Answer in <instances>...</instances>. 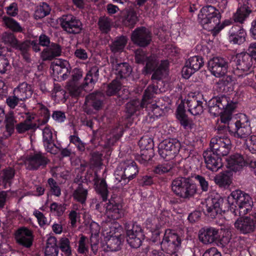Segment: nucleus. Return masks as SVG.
<instances>
[{
	"instance_id": "nucleus-47",
	"label": "nucleus",
	"mask_w": 256,
	"mask_h": 256,
	"mask_svg": "<svg viewBox=\"0 0 256 256\" xmlns=\"http://www.w3.org/2000/svg\"><path fill=\"white\" fill-rule=\"evenodd\" d=\"M17 40H18L14 34L10 32H5L0 36V42L13 48L16 46Z\"/></svg>"
},
{
	"instance_id": "nucleus-10",
	"label": "nucleus",
	"mask_w": 256,
	"mask_h": 256,
	"mask_svg": "<svg viewBox=\"0 0 256 256\" xmlns=\"http://www.w3.org/2000/svg\"><path fill=\"white\" fill-rule=\"evenodd\" d=\"M126 240L128 244L133 248H139L144 236L141 227L139 225L134 224L132 226L126 225Z\"/></svg>"
},
{
	"instance_id": "nucleus-15",
	"label": "nucleus",
	"mask_w": 256,
	"mask_h": 256,
	"mask_svg": "<svg viewBox=\"0 0 256 256\" xmlns=\"http://www.w3.org/2000/svg\"><path fill=\"white\" fill-rule=\"evenodd\" d=\"M132 40L136 45L144 47L148 45L152 40V36L150 30L144 26L136 28L132 32Z\"/></svg>"
},
{
	"instance_id": "nucleus-59",
	"label": "nucleus",
	"mask_w": 256,
	"mask_h": 256,
	"mask_svg": "<svg viewBox=\"0 0 256 256\" xmlns=\"http://www.w3.org/2000/svg\"><path fill=\"white\" fill-rule=\"evenodd\" d=\"M36 108L38 110L40 114L43 117L42 122H47L50 117V112L48 108L40 103H38Z\"/></svg>"
},
{
	"instance_id": "nucleus-43",
	"label": "nucleus",
	"mask_w": 256,
	"mask_h": 256,
	"mask_svg": "<svg viewBox=\"0 0 256 256\" xmlns=\"http://www.w3.org/2000/svg\"><path fill=\"white\" fill-rule=\"evenodd\" d=\"M98 78V68L97 66H94L90 68L86 76L84 78V88L88 84H91L92 86L93 84L96 82Z\"/></svg>"
},
{
	"instance_id": "nucleus-49",
	"label": "nucleus",
	"mask_w": 256,
	"mask_h": 256,
	"mask_svg": "<svg viewBox=\"0 0 256 256\" xmlns=\"http://www.w3.org/2000/svg\"><path fill=\"white\" fill-rule=\"evenodd\" d=\"M50 11L49 6L46 3L38 6L35 11L34 16L36 19H40L48 15Z\"/></svg>"
},
{
	"instance_id": "nucleus-35",
	"label": "nucleus",
	"mask_w": 256,
	"mask_h": 256,
	"mask_svg": "<svg viewBox=\"0 0 256 256\" xmlns=\"http://www.w3.org/2000/svg\"><path fill=\"white\" fill-rule=\"evenodd\" d=\"M88 194V190L84 188L82 184H80L74 191L72 196L76 201L82 204H84Z\"/></svg>"
},
{
	"instance_id": "nucleus-45",
	"label": "nucleus",
	"mask_w": 256,
	"mask_h": 256,
	"mask_svg": "<svg viewBox=\"0 0 256 256\" xmlns=\"http://www.w3.org/2000/svg\"><path fill=\"white\" fill-rule=\"evenodd\" d=\"M160 90L158 89L157 86L152 84L149 86L148 88L145 90L143 98L141 104V106L145 107L146 103L148 100L152 98L155 94H158Z\"/></svg>"
},
{
	"instance_id": "nucleus-60",
	"label": "nucleus",
	"mask_w": 256,
	"mask_h": 256,
	"mask_svg": "<svg viewBox=\"0 0 256 256\" xmlns=\"http://www.w3.org/2000/svg\"><path fill=\"white\" fill-rule=\"evenodd\" d=\"M152 58H156L154 56H152L148 58L144 51L142 50H138L135 52V60L136 62L138 64H144L146 62L147 63L148 60Z\"/></svg>"
},
{
	"instance_id": "nucleus-6",
	"label": "nucleus",
	"mask_w": 256,
	"mask_h": 256,
	"mask_svg": "<svg viewBox=\"0 0 256 256\" xmlns=\"http://www.w3.org/2000/svg\"><path fill=\"white\" fill-rule=\"evenodd\" d=\"M180 146V142L176 139L164 140L158 146V154L162 158L170 160L177 155Z\"/></svg>"
},
{
	"instance_id": "nucleus-4",
	"label": "nucleus",
	"mask_w": 256,
	"mask_h": 256,
	"mask_svg": "<svg viewBox=\"0 0 256 256\" xmlns=\"http://www.w3.org/2000/svg\"><path fill=\"white\" fill-rule=\"evenodd\" d=\"M138 172L136 163L132 160H127L120 163L117 168L115 172L116 178L118 182L123 181L122 184H125L133 179Z\"/></svg>"
},
{
	"instance_id": "nucleus-62",
	"label": "nucleus",
	"mask_w": 256,
	"mask_h": 256,
	"mask_svg": "<svg viewBox=\"0 0 256 256\" xmlns=\"http://www.w3.org/2000/svg\"><path fill=\"white\" fill-rule=\"evenodd\" d=\"M124 132V128L122 126H118L116 127L112 132L113 139L110 140V138H108V144H113L117 140L122 136Z\"/></svg>"
},
{
	"instance_id": "nucleus-38",
	"label": "nucleus",
	"mask_w": 256,
	"mask_h": 256,
	"mask_svg": "<svg viewBox=\"0 0 256 256\" xmlns=\"http://www.w3.org/2000/svg\"><path fill=\"white\" fill-rule=\"evenodd\" d=\"M138 21L137 14L133 10L127 11L122 19V24L130 28H132Z\"/></svg>"
},
{
	"instance_id": "nucleus-30",
	"label": "nucleus",
	"mask_w": 256,
	"mask_h": 256,
	"mask_svg": "<svg viewBox=\"0 0 256 256\" xmlns=\"http://www.w3.org/2000/svg\"><path fill=\"white\" fill-rule=\"evenodd\" d=\"M166 212L161 214L159 217L152 216L146 220V224L148 228L152 230L160 228L168 220Z\"/></svg>"
},
{
	"instance_id": "nucleus-20",
	"label": "nucleus",
	"mask_w": 256,
	"mask_h": 256,
	"mask_svg": "<svg viewBox=\"0 0 256 256\" xmlns=\"http://www.w3.org/2000/svg\"><path fill=\"white\" fill-rule=\"evenodd\" d=\"M16 238L20 244L26 248H30L34 240L32 232L26 227H22L16 232Z\"/></svg>"
},
{
	"instance_id": "nucleus-16",
	"label": "nucleus",
	"mask_w": 256,
	"mask_h": 256,
	"mask_svg": "<svg viewBox=\"0 0 256 256\" xmlns=\"http://www.w3.org/2000/svg\"><path fill=\"white\" fill-rule=\"evenodd\" d=\"M253 218L248 216L240 217L234 223L235 228L242 234L252 232L256 228V212Z\"/></svg>"
},
{
	"instance_id": "nucleus-27",
	"label": "nucleus",
	"mask_w": 256,
	"mask_h": 256,
	"mask_svg": "<svg viewBox=\"0 0 256 256\" xmlns=\"http://www.w3.org/2000/svg\"><path fill=\"white\" fill-rule=\"evenodd\" d=\"M61 54V46L58 44H52L42 50L40 58L43 61L51 60L54 58L60 56Z\"/></svg>"
},
{
	"instance_id": "nucleus-54",
	"label": "nucleus",
	"mask_w": 256,
	"mask_h": 256,
	"mask_svg": "<svg viewBox=\"0 0 256 256\" xmlns=\"http://www.w3.org/2000/svg\"><path fill=\"white\" fill-rule=\"evenodd\" d=\"M88 238L84 235H81L78 242V252L80 254H86L88 251L87 245Z\"/></svg>"
},
{
	"instance_id": "nucleus-42",
	"label": "nucleus",
	"mask_w": 256,
	"mask_h": 256,
	"mask_svg": "<svg viewBox=\"0 0 256 256\" xmlns=\"http://www.w3.org/2000/svg\"><path fill=\"white\" fill-rule=\"evenodd\" d=\"M251 12L250 8L246 4L238 8L234 15L235 21L242 22Z\"/></svg>"
},
{
	"instance_id": "nucleus-29",
	"label": "nucleus",
	"mask_w": 256,
	"mask_h": 256,
	"mask_svg": "<svg viewBox=\"0 0 256 256\" xmlns=\"http://www.w3.org/2000/svg\"><path fill=\"white\" fill-rule=\"evenodd\" d=\"M33 91L30 85L26 82H22L14 90V94L21 101L30 98Z\"/></svg>"
},
{
	"instance_id": "nucleus-61",
	"label": "nucleus",
	"mask_w": 256,
	"mask_h": 256,
	"mask_svg": "<svg viewBox=\"0 0 256 256\" xmlns=\"http://www.w3.org/2000/svg\"><path fill=\"white\" fill-rule=\"evenodd\" d=\"M50 212L58 216H62L66 210L64 204L54 202L50 206Z\"/></svg>"
},
{
	"instance_id": "nucleus-21",
	"label": "nucleus",
	"mask_w": 256,
	"mask_h": 256,
	"mask_svg": "<svg viewBox=\"0 0 256 256\" xmlns=\"http://www.w3.org/2000/svg\"><path fill=\"white\" fill-rule=\"evenodd\" d=\"M68 64V62L66 60H56L51 63L50 68L52 70L54 76H57L58 78H60L64 80L70 73L66 67Z\"/></svg>"
},
{
	"instance_id": "nucleus-1",
	"label": "nucleus",
	"mask_w": 256,
	"mask_h": 256,
	"mask_svg": "<svg viewBox=\"0 0 256 256\" xmlns=\"http://www.w3.org/2000/svg\"><path fill=\"white\" fill-rule=\"evenodd\" d=\"M227 201L230 210L239 216L246 214L252 210L253 204L250 196L239 190L232 191L228 196Z\"/></svg>"
},
{
	"instance_id": "nucleus-37",
	"label": "nucleus",
	"mask_w": 256,
	"mask_h": 256,
	"mask_svg": "<svg viewBox=\"0 0 256 256\" xmlns=\"http://www.w3.org/2000/svg\"><path fill=\"white\" fill-rule=\"evenodd\" d=\"M228 166L232 170H238L245 164V161L243 157L240 154L231 156L226 159Z\"/></svg>"
},
{
	"instance_id": "nucleus-36",
	"label": "nucleus",
	"mask_w": 256,
	"mask_h": 256,
	"mask_svg": "<svg viewBox=\"0 0 256 256\" xmlns=\"http://www.w3.org/2000/svg\"><path fill=\"white\" fill-rule=\"evenodd\" d=\"M15 174L14 170L12 168L4 169L0 174L2 180L0 183L5 188L10 186L11 181Z\"/></svg>"
},
{
	"instance_id": "nucleus-64",
	"label": "nucleus",
	"mask_w": 256,
	"mask_h": 256,
	"mask_svg": "<svg viewBox=\"0 0 256 256\" xmlns=\"http://www.w3.org/2000/svg\"><path fill=\"white\" fill-rule=\"evenodd\" d=\"M48 182L52 194L59 196L61 194V190L56 182L52 178H49Z\"/></svg>"
},
{
	"instance_id": "nucleus-63",
	"label": "nucleus",
	"mask_w": 256,
	"mask_h": 256,
	"mask_svg": "<svg viewBox=\"0 0 256 256\" xmlns=\"http://www.w3.org/2000/svg\"><path fill=\"white\" fill-rule=\"evenodd\" d=\"M172 168V164L170 163L158 164L155 168L154 172L156 174H162L170 172Z\"/></svg>"
},
{
	"instance_id": "nucleus-40",
	"label": "nucleus",
	"mask_w": 256,
	"mask_h": 256,
	"mask_svg": "<svg viewBox=\"0 0 256 256\" xmlns=\"http://www.w3.org/2000/svg\"><path fill=\"white\" fill-rule=\"evenodd\" d=\"M94 181L96 192L101 195L104 201L106 200L108 198V191L105 180L103 179L101 180H98L96 175V178H94Z\"/></svg>"
},
{
	"instance_id": "nucleus-46",
	"label": "nucleus",
	"mask_w": 256,
	"mask_h": 256,
	"mask_svg": "<svg viewBox=\"0 0 256 256\" xmlns=\"http://www.w3.org/2000/svg\"><path fill=\"white\" fill-rule=\"evenodd\" d=\"M2 22L4 26L14 32H20L22 28L20 24L11 18L4 16L2 18Z\"/></svg>"
},
{
	"instance_id": "nucleus-28",
	"label": "nucleus",
	"mask_w": 256,
	"mask_h": 256,
	"mask_svg": "<svg viewBox=\"0 0 256 256\" xmlns=\"http://www.w3.org/2000/svg\"><path fill=\"white\" fill-rule=\"evenodd\" d=\"M113 70L120 78H126L131 74L132 69L126 62L118 63L116 60L111 62Z\"/></svg>"
},
{
	"instance_id": "nucleus-12",
	"label": "nucleus",
	"mask_w": 256,
	"mask_h": 256,
	"mask_svg": "<svg viewBox=\"0 0 256 256\" xmlns=\"http://www.w3.org/2000/svg\"><path fill=\"white\" fill-rule=\"evenodd\" d=\"M168 62L167 60L162 61L158 64L156 58L149 59L146 65L148 71L154 70L152 75V80H160L166 74Z\"/></svg>"
},
{
	"instance_id": "nucleus-33",
	"label": "nucleus",
	"mask_w": 256,
	"mask_h": 256,
	"mask_svg": "<svg viewBox=\"0 0 256 256\" xmlns=\"http://www.w3.org/2000/svg\"><path fill=\"white\" fill-rule=\"evenodd\" d=\"M43 142L47 152L52 153L54 144L52 140V132L50 126H46L42 130Z\"/></svg>"
},
{
	"instance_id": "nucleus-51",
	"label": "nucleus",
	"mask_w": 256,
	"mask_h": 256,
	"mask_svg": "<svg viewBox=\"0 0 256 256\" xmlns=\"http://www.w3.org/2000/svg\"><path fill=\"white\" fill-rule=\"evenodd\" d=\"M154 155V150H140V154L138 156L137 160L140 163L145 164L151 160Z\"/></svg>"
},
{
	"instance_id": "nucleus-31",
	"label": "nucleus",
	"mask_w": 256,
	"mask_h": 256,
	"mask_svg": "<svg viewBox=\"0 0 256 256\" xmlns=\"http://www.w3.org/2000/svg\"><path fill=\"white\" fill-rule=\"evenodd\" d=\"M202 103V102L198 100L195 97L188 99L186 102L188 110L194 116L200 114L204 110Z\"/></svg>"
},
{
	"instance_id": "nucleus-50",
	"label": "nucleus",
	"mask_w": 256,
	"mask_h": 256,
	"mask_svg": "<svg viewBox=\"0 0 256 256\" xmlns=\"http://www.w3.org/2000/svg\"><path fill=\"white\" fill-rule=\"evenodd\" d=\"M121 88V84L117 80H113L106 86V94L108 96L115 95Z\"/></svg>"
},
{
	"instance_id": "nucleus-39",
	"label": "nucleus",
	"mask_w": 256,
	"mask_h": 256,
	"mask_svg": "<svg viewBox=\"0 0 256 256\" xmlns=\"http://www.w3.org/2000/svg\"><path fill=\"white\" fill-rule=\"evenodd\" d=\"M177 113V118L184 128L187 130H191L194 126V124L185 114L182 108L180 106L178 108Z\"/></svg>"
},
{
	"instance_id": "nucleus-58",
	"label": "nucleus",
	"mask_w": 256,
	"mask_h": 256,
	"mask_svg": "<svg viewBox=\"0 0 256 256\" xmlns=\"http://www.w3.org/2000/svg\"><path fill=\"white\" fill-rule=\"evenodd\" d=\"M223 232L222 236L220 238V246L224 247L228 244L232 238V233L230 230L226 228L222 230Z\"/></svg>"
},
{
	"instance_id": "nucleus-32",
	"label": "nucleus",
	"mask_w": 256,
	"mask_h": 256,
	"mask_svg": "<svg viewBox=\"0 0 256 256\" xmlns=\"http://www.w3.org/2000/svg\"><path fill=\"white\" fill-rule=\"evenodd\" d=\"M122 244V236L120 234L110 236L106 242V248L104 250L106 251L116 252L120 248Z\"/></svg>"
},
{
	"instance_id": "nucleus-53",
	"label": "nucleus",
	"mask_w": 256,
	"mask_h": 256,
	"mask_svg": "<svg viewBox=\"0 0 256 256\" xmlns=\"http://www.w3.org/2000/svg\"><path fill=\"white\" fill-rule=\"evenodd\" d=\"M59 247L64 253L65 256L72 255V249L70 246V241L66 238H62L60 240Z\"/></svg>"
},
{
	"instance_id": "nucleus-41",
	"label": "nucleus",
	"mask_w": 256,
	"mask_h": 256,
	"mask_svg": "<svg viewBox=\"0 0 256 256\" xmlns=\"http://www.w3.org/2000/svg\"><path fill=\"white\" fill-rule=\"evenodd\" d=\"M30 46V41L26 40L20 43L18 40L16 42V46H14L16 50H19L22 54L24 58L27 61L30 60V54L28 52Z\"/></svg>"
},
{
	"instance_id": "nucleus-34",
	"label": "nucleus",
	"mask_w": 256,
	"mask_h": 256,
	"mask_svg": "<svg viewBox=\"0 0 256 256\" xmlns=\"http://www.w3.org/2000/svg\"><path fill=\"white\" fill-rule=\"evenodd\" d=\"M33 118V117L28 116L24 122L16 125V132L18 134H24L29 130L35 129L36 124L32 122V120Z\"/></svg>"
},
{
	"instance_id": "nucleus-7",
	"label": "nucleus",
	"mask_w": 256,
	"mask_h": 256,
	"mask_svg": "<svg viewBox=\"0 0 256 256\" xmlns=\"http://www.w3.org/2000/svg\"><path fill=\"white\" fill-rule=\"evenodd\" d=\"M236 104L230 101L228 98L222 96L212 98L209 103V112L214 116H219L222 114L224 110H234Z\"/></svg>"
},
{
	"instance_id": "nucleus-3",
	"label": "nucleus",
	"mask_w": 256,
	"mask_h": 256,
	"mask_svg": "<svg viewBox=\"0 0 256 256\" xmlns=\"http://www.w3.org/2000/svg\"><path fill=\"white\" fill-rule=\"evenodd\" d=\"M171 188L176 196L184 199H190L196 192V186L191 182L190 180L182 176L172 180Z\"/></svg>"
},
{
	"instance_id": "nucleus-5",
	"label": "nucleus",
	"mask_w": 256,
	"mask_h": 256,
	"mask_svg": "<svg viewBox=\"0 0 256 256\" xmlns=\"http://www.w3.org/2000/svg\"><path fill=\"white\" fill-rule=\"evenodd\" d=\"M181 244V238L177 234L172 230L168 229L161 242V247L167 254H175L178 250Z\"/></svg>"
},
{
	"instance_id": "nucleus-23",
	"label": "nucleus",
	"mask_w": 256,
	"mask_h": 256,
	"mask_svg": "<svg viewBox=\"0 0 256 256\" xmlns=\"http://www.w3.org/2000/svg\"><path fill=\"white\" fill-rule=\"evenodd\" d=\"M218 237V230L214 228H204L199 232L200 240L204 244H212L217 240Z\"/></svg>"
},
{
	"instance_id": "nucleus-56",
	"label": "nucleus",
	"mask_w": 256,
	"mask_h": 256,
	"mask_svg": "<svg viewBox=\"0 0 256 256\" xmlns=\"http://www.w3.org/2000/svg\"><path fill=\"white\" fill-rule=\"evenodd\" d=\"M141 104L142 102H140L138 100L128 102L126 104V112L130 115L133 114L140 108H142Z\"/></svg>"
},
{
	"instance_id": "nucleus-8",
	"label": "nucleus",
	"mask_w": 256,
	"mask_h": 256,
	"mask_svg": "<svg viewBox=\"0 0 256 256\" xmlns=\"http://www.w3.org/2000/svg\"><path fill=\"white\" fill-rule=\"evenodd\" d=\"M234 61L236 68L234 70V74L237 78H241L247 76L248 70L252 64V60L250 54H238L236 56Z\"/></svg>"
},
{
	"instance_id": "nucleus-13",
	"label": "nucleus",
	"mask_w": 256,
	"mask_h": 256,
	"mask_svg": "<svg viewBox=\"0 0 256 256\" xmlns=\"http://www.w3.org/2000/svg\"><path fill=\"white\" fill-rule=\"evenodd\" d=\"M208 68L212 75L220 78L226 73L228 63L223 58L214 57L208 61Z\"/></svg>"
},
{
	"instance_id": "nucleus-25",
	"label": "nucleus",
	"mask_w": 256,
	"mask_h": 256,
	"mask_svg": "<svg viewBox=\"0 0 256 256\" xmlns=\"http://www.w3.org/2000/svg\"><path fill=\"white\" fill-rule=\"evenodd\" d=\"M246 34L240 26H233L229 32V41L233 44H240L246 40Z\"/></svg>"
},
{
	"instance_id": "nucleus-9",
	"label": "nucleus",
	"mask_w": 256,
	"mask_h": 256,
	"mask_svg": "<svg viewBox=\"0 0 256 256\" xmlns=\"http://www.w3.org/2000/svg\"><path fill=\"white\" fill-rule=\"evenodd\" d=\"M239 118L234 123V128L230 132L234 136L245 140L252 133L250 121L245 114H240Z\"/></svg>"
},
{
	"instance_id": "nucleus-18",
	"label": "nucleus",
	"mask_w": 256,
	"mask_h": 256,
	"mask_svg": "<svg viewBox=\"0 0 256 256\" xmlns=\"http://www.w3.org/2000/svg\"><path fill=\"white\" fill-rule=\"evenodd\" d=\"M222 200L218 198H208L202 203V210L206 215L214 218L221 211Z\"/></svg>"
},
{
	"instance_id": "nucleus-24",
	"label": "nucleus",
	"mask_w": 256,
	"mask_h": 256,
	"mask_svg": "<svg viewBox=\"0 0 256 256\" xmlns=\"http://www.w3.org/2000/svg\"><path fill=\"white\" fill-rule=\"evenodd\" d=\"M106 214L108 218L112 220L122 218L124 214L122 204L110 202L106 206Z\"/></svg>"
},
{
	"instance_id": "nucleus-14",
	"label": "nucleus",
	"mask_w": 256,
	"mask_h": 256,
	"mask_svg": "<svg viewBox=\"0 0 256 256\" xmlns=\"http://www.w3.org/2000/svg\"><path fill=\"white\" fill-rule=\"evenodd\" d=\"M60 22L63 29L70 34H78L82 29L80 20L70 14L63 16Z\"/></svg>"
},
{
	"instance_id": "nucleus-19",
	"label": "nucleus",
	"mask_w": 256,
	"mask_h": 256,
	"mask_svg": "<svg viewBox=\"0 0 256 256\" xmlns=\"http://www.w3.org/2000/svg\"><path fill=\"white\" fill-rule=\"evenodd\" d=\"M104 98V94L100 92L92 93L88 96L83 106L84 112L90 114L91 111L88 108L90 106H92L96 110L101 108Z\"/></svg>"
},
{
	"instance_id": "nucleus-26",
	"label": "nucleus",
	"mask_w": 256,
	"mask_h": 256,
	"mask_svg": "<svg viewBox=\"0 0 256 256\" xmlns=\"http://www.w3.org/2000/svg\"><path fill=\"white\" fill-rule=\"evenodd\" d=\"M16 120L14 116L13 112H10L5 116V128L6 130L2 133L0 132V138H6L10 136L14 132L15 124Z\"/></svg>"
},
{
	"instance_id": "nucleus-2",
	"label": "nucleus",
	"mask_w": 256,
	"mask_h": 256,
	"mask_svg": "<svg viewBox=\"0 0 256 256\" xmlns=\"http://www.w3.org/2000/svg\"><path fill=\"white\" fill-rule=\"evenodd\" d=\"M220 18L218 10L212 6L202 8L198 15V22L204 28L216 32H218L222 28V27H219Z\"/></svg>"
},
{
	"instance_id": "nucleus-52",
	"label": "nucleus",
	"mask_w": 256,
	"mask_h": 256,
	"mask_svg": "<svg viewBox=\"0 0 256 256\" xmlns=\"http://www.w3.org/2000/svg\"><path fill=\"white\" fill-rule=\"evenodd\" d=\"M186 62L189 66H191L196 72L200 70L204 63L202 58L198 56L190 58Z\"/></svg>"
},
{
	"instance_id": "nucleus-48",
	"label": "nucleus",
	"mask_w": 256,
	"mask_h": 256,
	"mask_svg": "<svg viewBox=\"0 0 256 256\" xmlns=\"http://www.w3.org/2000/svg\"><path fill=\"white\" fill-rule=\"evenodd\" d=\"M214 182L220 187L226 188L231 183V179L227 174L224 173H220L216 176L214 178Z\"/></svg>"
},
{
	"instance_id": "nucleus-57",
	"label": "nucleus",
	"mask_w": 256,
	"mask_h": 256,
	"mask_svg": "<svg viewBox=\"0 0 256 256\" xmlns=\"http://www.w3.org/2000/svg\"><path fill=\"white\" fill-rule=\"evenodd\" d=\"M138 144L140 150H153V140L148 136H144L139 140Z\"/></svg>"
},
{
	"instance_id": "nucleus-17",
	"label": "nucleus",
	"mask_w": 256,
	"mask_h": 256,
	"mask_svg": "<svg viewBox=\"0 0 256 256\" xmlns=\"http://www.w3.org/2000/svg\"><path fill=\"white\" fill-rule=\"evenodd\" d=\"M203 156L208 169L213 172H216L222 168V164L221 156L214 152L212 150L210 149L205 151Z\"/></svg>"
},
{
	"instance_id": "nucleus-55",
	"label": "nucleus",
	"mask_w": 256,
	"mask_h": 256,
	"mask_svg": "<svg viewBox=\"0 0 256 256\" xmlns=\"http://www.w3.org/2000/svg\"><path fill=\"white\" fill-rule=\"evenodd\" d=\"M98 26L100 30L104 33H107L110 30L112 23L110 18L107 17H102L98 20Z\"/></svg>"
},
{
	"instance_id": "nucleus-22",
	"label": "nucleus",
	"mask_w": 256,
	"mask_h": 256,
	"mask_svg": "<svg viewBox=\"0 0 256 256\" xmlns=\"http://www.w3.org/2000/svg\"><path fill=\"white\" fill-rule=\"evenodd\" d=\"M48 162V159L41 153H37L28 156L24 164L28 170H36L40 166H45Z\"/></svg>"
},
{
	"instance_id": "nucleus-44",
	"label": "nucleus",
	"mask_w": 256,
	"mask_h": 256,
	"mask_svg": "<svg viewBox=\"0 0 256 256\" xmlns=\"http://www.w3.org/2000/svg\"><path fill=\"white\" fill-rule=\"evenodd\" d=\"M127 40V38L124 36L116 38L110 46L112 51L114 52L122 51L126 45Z\"/></svg>"
},
{
	"instance_id": "nucleus-11",
	"label": "nucleus",
	"mask_w": 256,
	"mask_h": 256,
	"mask_svg": "<svg viewBox=\"0 0 256 256\" xmlns=\"http://www.w3.org/2000/svg\"><path fill=\"white\" fill-rule=\"evenodd\" d=\"M232 148L231 141L226 136H216L212 138L210 148L220 156H226Z\"/></svg>"
}]
</instances>
